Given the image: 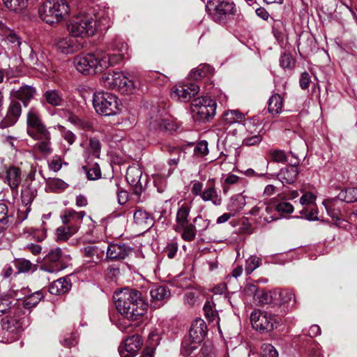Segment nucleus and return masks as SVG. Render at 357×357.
I'll use <instances>...</instances> for the list:
<instances>
[{
    "label": "nucleus",
    "mask_w": 357,
    "mask_h": 357,
    "mask_svg": "<svg viewBox=\"0 0 357 357\" xmlns=\"http://www.w3.org/2000/svg\"><path fill=\"white\" fill-rule=\"evenodd\" d=\"M123 50H127V45L123 43L119 54H107L102 50L80 54L73 58V63L75 69L85 75H95L103 72L110 66L119 63L124 59Z\"/></svg>",
    "instance_id": "f257e3e1"
},
{
    "label": "nucleus",
    "mask_w": 357,
    "mask_h": 357,
    "mask_svg": "<svg viewBox=\"0 0 357 357\" xmlns=\"http://www.w3.org/2000/svg\"><path fill=\"white\" fill-rule=\"evenodd\" d=\"M110 26V18L102 10L96 15L93 13L81 12L73 16L67 24L70 34L82 40L92 36L97 29L105 30Z\"/></svg>",
    "instance_id": "f03ea898"
},
{
    "label": "nucleus",
    "mask_w": 357,
    "mask_h": 357,
    "mask_svg": "<svg viewBox=\"0 0 357 357\" xmlns=\"http://www.w3.org/2000/svg\"><path fill=\"white\" fill-rule=\"evenodd\" d=\"M113 298L117 310L129 321H136L146 312L147 304L136 289H123L115 292Z\"/></svg>",
    "instance_id": "7ed1b4c3"
},
{
    "label": "nucleus",
    "mask_w": 357,
    "mask_h": 357,
    "mask_svg": "<svg viewBox=\"0 0 357 357\" xmlns=\"http://www.w3.org/2000/svg\"><path fill=\"white\" fill-rule=\"evenodd\" d=\"M26 132L29 136L38 141L35 149L43 154L50 155L52 153L51 134L43 123L39 111L31 107L26 115Z\"/></svg>",
    "instance_id": "20e7f679"
},
{
    "label": "nucleus",
    "mask_w": 357,
    "mask_h": 357,
    "mask_svg": "<svg viewBox=\"0 0 357 357\" xmlns=\"http://www.w3.org/2000/svg\"><path fill=\"white\" fill-rule=\"evenodd\" d=\"M70 13L66 0H46L38 8L40 18L47 24H57L65 20Z\"/></svg>",
    "instance_id": "39448f33"
},
{
    "label": "nucleus",
    "mask_w": 357,
    "mask_h": 357,
    "mask_svg": "<svg viewBox=\"0 0 357 357\" xmlns=\"http://www.w3.org/2000/svg\"><path fill=\"white\" fill-rule=\"evenodd\" d=\"M93 105L98 114L105 116H116L121 112L119 98L115 95L107 92L94 93Z\"/></svg>",
    "instance_id": "423d86ee"
},
{
    "label": "nucleus",
    "mask_w": 357,
    "mask_h": 357,
    "mask_svg": "<svg viewBox=\"0 0 357 357\" xmlns=\"http://www.w3.org/2000/svg\"><path fill=\"white\" fill-rule=\"evenodd\" d=\"M190 211L191 206L188 204L179 206L174 225V229L181 233V238L185 241H192L196 237L195 225L190 222Z\"/></svg>",
    "instance_id": "0eeeda50"
},
{
    "label": "nucleus",
    "mask_w": 357,
    "mask_h": 357,
    "mask_svg": "<svg viewBox=\"0 0 357 357\" xmlns=\"http://www.w3.org/2000/svg\"><path fill=\"white\" fill-rule=\"evenodd\" d=\"M101 83L105 87L117 90L121 93H132L135 90L133 81L122 72L103 74L101 77Z\"/></svg>",
    "instance_id": "6e6552de"
},
{
    "label": "nucleus",
    "mask_w": 357,
    "mask_h": 357,
    "mask_svg": "<svg viewBox=\"0 0 357 357\" xmlns=\"http://www.w3.org/2000/svg\"><path fill=\"white\" fill-rule=\"evenodd\" d=\"M191 115L194 121L205 122L215 116L216 102L210 97H199L191 103Z\"/></svg>",
    "instance_id": "1a4fd4ad"
},
{
    "label": "nucleus",
    "mask_w": 357,
    "mask_h": 357,
    "mask_svg": "<svg viewBox=\"0 0 357 357\" xmlns=\"http://www.w3.org/2000/svg\"><path fill=\"white\" fill-rule=\"evenodd\" d=\"M206 8L213 20L218 22L225 21L236 11L234 3L225 0H209Z\"/></svg>",
    "instance_id": "9d476101"
},
{
    "label": "nucleus",
    "mask_w": 357,
    "mask_h": 357,
    "mask_svg": "<svg viewBox=\"0 0 357 357\" xmlns=\"http://www.w3.org/2000/svg\"><path fill=\"white\" fill-rule=\"evenodd\" d=\"M250 322L252 328L261 333L273 331L278 323L275 315L259 310L252 312Z\"/></svg>",
    "instance_id": "9b49d317"
},
{
    "label": "nucleus",
    "mask_w": 357,
    "mask_h": 357,
    "mask_svg": "<svg viewBox=\"0 0 357 357\" xmlns=\"http://www.w3.org/2000/svg\"><path fill=\"white\" fill-rule=\"evenodd\" d=\"M322 204L324 206L328 215L332 218L334 225L342 228L347 227L344 215V204L339 199L338 196L324 199Z\"/></svg>",
    "instance_id": "f8f14e48"
},
{
    "label": "nucleus",
    "mask_w": 357,
    "mask_h": 357,
    "mask_svg": "<svg viewBox=\"0 0 357 357\" xmlns=\"http://www.w3.org/2000/svg\"><path fill=\"white\" fill-rule=\"evenodd\" d=\"M65 268L63 262L62 251L60 248L52 249L45 257L40 269L48 273H57Z\"/></svg>",
    "instance_id": "ddd939ff"
},
{
    "label": "nucleus",
    "mask_w": 357,
    "mask_h": 357,
    "mask_svg": "<svg viewBox=\"0 0 357 357\" xmlns=\"http://www.w3.org/2000/svg\"><path fill=\"white\" fill-rule=\"evenodd\" d=\"M199 91V86L195 83L177 84L172 89L171 97L176 100L187 102L197 94Z\"/></svg>",
    "instance_id": "4468645a"
},
{
    "label": "nucleus",
    "mask_w": 357,
    "mask_h": 357,
    "mask_svg": "<svg viewBox=\"0 0 357 357\" xmlns=\"http://www.w3.org/2000/svg\"><path fill=\"white\" fill-rule=\"evenodd\" d=\"M56 46L62 54H70L79 51L83 47L84 43L82 40L70 35L59 39Z\"/></svg>",
    "instance_id": "2eb2a0df"
},
{
    "label": "nucleus",
    "mask_w": 357,
    "mask_h": 357,
    "mask_svg": "<svg viewBox=\"0 0 357 357\" xmlns=\"http://www.w3.org/2000/svg\"><path fill=\"white\" fill-rule=\"evenodd\" d=\"M85 216L86 213L83 211H76L72 208H67L61 215V220L64 225L70 226L73 231L77 232Z\"/></svg>",
    "instance_id": "dca6fc26"
},
{
    "label": "nucleus",
    "mask_w": 357,
    "mask_h": 357,
    "mask_svg": "<svg viewBox=\"0 0 357 357\" xmlns=\"http://www.w3.org/2000/svg\"><path fill=\"white\" fill-rule=\"evenodd\" d=\"M0 35L3 37L4 42L10 47L15 54L21 52V40L13 30L8 28L5 24L0 22Z\"/></svg>",
    "instance_id": "f3484780"
},
{
    "label": "nucleus",
    "mask_w": 357,
    "mask_h": 357,
    "mask_svg": "<svg viewBox=\"0 0 357 357\" xmlns=\"http://www.w3.org/2000/svg\"><path fill=\"white\" fill-rule=\"evenodd\" d=\"M141 346V337L139 335H132L127 338L124 344L119 347V354L121 357H135Z\"/></svg>",
    "instance_id": "a211bd4d"
},
{
    "label": "nucleus",
    "mask_w": 357,
    "mask_h": 357,
    "mask_svg": "<svg viewBox=\"0 0 357 357\" xmlns=\"http://www.w3.org/2000/svg\"><path fill=\"white\" fill-rule=\"evenodd\" d=\"M131 252V248L125 244L109 243L107 248L106 257L110 261L121 260Z\"/></svg>",
    "instance_id": "6ab92c4d"
},
{
    "label": "nucleus",
    "mask_w": 357,
    "mask_h": 357,
    "mask_svg": "<svg viewBox=\"0 0 357 357\" xmlns=\"http://www.w3.org/2000/svg\"><path fill=\"white\" fill-rule=\"evenodd\" d=\"M245 291L255 292L254 298L259 305H272L273 307L275 306L276 298L275 296V292L257 291L256 286L254 284L248 285L245 288Z\"/></svg>",
    "instance_id": "aec40b11"
},
{
    "label": "nucleus",
    "mask_w": 357,
    "mask_h": 357,
    "mask_svg": "<svg viewBox=\"0 0 357 357\" xmlns=\"http://www.w3.org/2000/svg\"><path fill=\"white\" fill-rule=\"evenodd\" d=\"M21 113L20 103L13 100L8 107L6 117L0 123V127L5 128L13 126L17 121Z\"/></svg>",
    "instance_id": "412c9836"
},
{
    "label": "nucleus",
    "mask_w": 357,
    "mask_h": 357,
    "mask_svg": "<svg viewBox=\"0 0 357 357\" xmlns=\"http://www.w3.org/2000/svg\"><path fill=\"white\" fill-rule=\"evenodd\" d=\"M207 326L205 321L197 318L193 321L189 331V338L195 342H201L206 335Z\"/></svg>",
    "instance_id": "4be33fe9"
},
{
    "label": "nucleus",
    "mask_w": 357,
    "mask_h": 357,
    "mask_svg": "<svg viewBox=\"0 0 357 357\" xmlns=\"http://www.w3.org/2000/svg\"><path fill=\"white\" fill-rule=\"evenodd\" d=\"M142 171L138 166H130L126 172V180L135 188V193H139L143 188L142 183Z\"/></svg>",
    "instance_id": "5701e85b"
},
{
    "label": "nucleus",
    "mask_w": 357,
    "mask_h": 357,
    "mask_svg": "<svg viewBox=\"0 0 357 357\" xmlns=\"http://www.w3.org/2000/svg\"><path fill=\"white\" fill-rule=\"evenodd\" d=\"M150 295L151 303L155 307H159L169 297L170 291L166 287L155 285L151 289Z\"/></svg>",
    "instance_id": "b1692460"
},
{
    "label": "nucleus",
    "mask_w": 357,
    "mask_h": 357,
    "mask_svg": "<svg viewBox=\"0 0 357 357\" xmlns=\"http://www.w3.org/2000/svg\"><path fill=\"white\" fill-rule=\"evenodd\" d=\"M36 94V89L31 86L23 85L19 89H13L10 92V96L13 98L21 100L25 107Z\"/></svg>",
    "instance_id": "393cba45"
},
{
    "label": "nucleus",
    "mask_w": 357,
    "mask_h": 357,
    "mask_svg": "<svg viewBox=\"0 0 357 357\" xmlns=\"http://www.w3.org/2000/svg\"><path fill=\"white\" fill-rule=\"evenodd\" d=\"M4 181L12 190L17 189L22 181L21 169L15 166L8 168L5 172Z\"/></svg>",
    "instance_id": "a878e982"
},
{
    "label": "nucleus",
    "mask_w": 357,
    "mask_h": 357,
    "mask_svg": "<svg viewBox=\"0 0 357 357\" xmlns=\"http://www.w3.org/2000/svg\"><path fill=\"white\" fill-rule=\"evenodd\" d=\"M201 198L204 202H211L215 206H220L222 204V197L215 187L213 179L208 181V185L204 190Z\"/></svg>",
    "instance_id": "bb28decb"
},
{
    "label": "nucleus",
    "mask_w": 357,
    "mask_h": 357,
    "mask_svg": "<svg viewBox=\"0 0 357 357\" xmlns=\"http://www.w3.org/2000/svg\"><path fill=\"white\" fill-rule=\"evenodd\" d=\"M86 261L89 263L97 264L104 257V250L96 245H89L83 249Z\"/></svg>",
    "instance_id": "cd10ccee"
},
{
    "label": "nucleus",
    "mask_w": 357,
    "mask_h": 357,
    "mask_svg": "<svg viewBox=\"0 0 357 357\" xmlns=\"http://www.w3.org/2000/svg\"><path fill=\"white\" fill-rule=\"evenodd\" d=\"M135 222L144 229H150L154 225L153 216L142 209L137 210L133 215Z\"/></svg>",
    "instance_id": "c85d7f7f"
},
{
    "label": "nucleus",
    "mask_w": 357,
    "mask_h": 357,
    "mask_svg": "<svg viewBox=\"0 0 357 357\" xmlns=\"http://www.w3.org/2000/svg\"><path fill=\"white\" fill-rule=\"evenodd\" d=\"M298 169L296 165L282 168L278 174V179L283 183H294L298 174Z\"/></svg>",
    "instance_id": "c756f323"
},
{
    "label": "nucleus",
    "mask_w": 357,
    "mask_h": 357,
    "mask_svg": "<svg viewBox=\"0 0 357 357\" xmlns=\"http://www.w3.org/2000/svg\"><path fill=\"white\" fill-rule=\"evenodd\" d=\"M273 211V207L266 205L264 203L260 202L257 206H254L250 213L252 215H259L264 222H271L272 221L278 219L274 216H268L265 215V212L270 213Z\"/></svg>",
    "instance_id": "7c9ffc66"
},
{
    "label": "nucleus",
    "mask_w": 357,
    "mask_h": 357,
    "mask_svg": "<svg viewBox=\"0 0 357 357\" xmlns=\"http://www.w3.org/2000/svg\"><path fill=\"white\" fill-rule=\"evenodd\" d=\"M71 283L66 278H61L54 281L49 287V291L52 294H62L70 290Z\"/></svg>",
    "instance_id": "2f4dec72"
},
{
    "label": "nucleus",
    "mask_w": 357,
    "mask_h": 357,
    "mask_svg": "<svg viewBox=\"0 0 357 357\" xmlns=\"http://www.w3.org/2000/svg\"><path fill=\"white\" fill-rule=\"evenodd\" d=\"M107 190L109 192L117 195L118 203L123 205L128 200V193L126 190H121L119 181L117 179L110 180L107 185Z\"/></svg>",
    "instance_id": "473e14b6"
},
{
    "label": "nucleus",
    "mask_w": 357,
    "mask_h": 357,
    "mask_svg": "<svg viewBox=\"0 0 357 357\" xmlns=\"http://www.w3.org/2000/svg\"><path fill=\"white\" fill-rule=\"evenodd\" d=\"M245 206V197L241 194H238L231 197L227 208L234 215L241 211Z\"/></svg>",
    "instance_id": "72a5a7b5"
},
{
    "label": "nucleus",
    "mask_w": 357,
    "mask_h": 357,
    "mask_svg": "<svg viewBox=\"0 0 357 357\" xmlns=\"http://www.w3.org/2000/svg\"><path fill=\"white\" fill-rule=\"evenodd\" d=\"M1 327L6 332L15 333L22 328V324L20 319L6 317L1 320Z\"/></svg>",
    "instance_id": "f704fd0d"
},
{
    "label": "nucleus",
    "mask_w": 357,
    "mask_h": 357,
    "mask_svg": "<svg viewBox=\"0 0 357 357\" xmlns=\"http://www.w3.org/2000/svg\"><path fill=\"white\" fill-rule=\"evenodd\" d=\"M283 107V99L278 93L273 94L268 100V112L273 115L280 114Z\"/></svg>",
    "instance_id": "c9c22d12"
},
{
    "label": "nucleus",
    "mask_w": 357,
    "mask_h": 357,
    "mask_svg": "<svg viewBox=\"0 0 357 357\" xmlns=\"http://www.w3.org/2000/svg\"><path fill=\"white\" fill-rule=\"evenodd\" d=\"M214 72L213 67L208 64H201L197 68L191 71L190 77L193 79H199L202 77L212 75Z\"/></svg>",
    "instance_id": "e433bc0d"
},
{
    "label": "nucleus",
    "mask_w": 357,
    "mask_h": 357,
    "mask_svg": "<svg viewBox=\"0 0 357 357\" xmlns=\"http://www.w3.org/2000/svg\"><path fill=\"white\" fill-rule=\"evenodd\" d=\"M244 119V114L238 109L227 110L222 116V121L225 124H233L240 122Z\"/></svg>",
    "instance_id": "4c0bfd02"
},
{
    "label": "nucleus",
    "mask_w": 357,
    "mask_h": 357,
    "mask_svg": "<svg viewBox=\"0 0 357 357\" xmlns=\"http://www.w3.org/2000/svg\"><path fill=\"white\" fill-rule=\"evenodd\" d=\"M46 102L54 107L63 105V98L59 92L56 90H49L44 93Z\"/></svg>",
    "instance_id": "58836bf2"
},
{
    "label": "nucleus",
    "mask_w": 357,
    "mask_h": 357,
    "mask_svg": "<svg viewBox=\"0 0 357 357\" xmlns=\"http://www.w3.org/2000/svg\"><path fill=\"white\" fill-rule=\"evenodd\" d=\"M36 195L37 190L36 188L32 187L31 185H28L26 187L23 188L21 192L22 204L25 206L30 205Z\"/></svg>",
    "instance_id": "ea45409f"
},
{
    "label": "nucleus",
    "mask_w": 357,
    "mask_h": 357,
    "mask_svg": "<svg viewBox=\"0 0 357 357\" xmlns=\"http://www.w3.org/2000/svg\"><path fill=\"white\" fill-rule=\"evenodd\" d=\"M6 7L15 13L24 11L28 5V0H3Z\"/></svg>",
    "instance_id": "a19ab883"
},
{
    "label": "nucleus",
    "mask_w": 357,
    "mask_h": 357,
    "mask_svg": "<svg viewBox=\"0 0 357 357\" xmlns=\"http://www.w3.org/2000/svg\"><path fill=\"white\" fill-rule=\"evenodd\" d=\"M275 296L276 298L275 306L284 305L294 300V293L289 290H282L280 292L275 291Z\"/></svg>",
    "instance_id": "79ce46f5"
},
{
    "label": "nucleus",
    "mask_w": 357,
    "mask_h": 357,
    "mask_svg": "<svg viewBox=\"0 0 357 357\" xmlns=\"http://www.w3.org/2000/svg\"><path fill=\"white\" fill-rule=\"evenodd\" d=\"M86 174L88 179L91 181L98 180L101 177V170L97 162L93 165H86L82 167Z\"/></svg>",
    "instance_id": "37998d69"
},
{
    "label": "nucleus",
    "mask_w": 357,
    "mask_h": 357,
    "mask_svg": "<svg viewBox=\"0 0 357 357\" xmlns=\"http://www.w3.org/2000/svg\"><path fill=\"white\" fill-rule=\"evenodd\" d=\"M66 118L70 123L78 128L86 130H88L91 128V125L86 120L76 116L70 111L66 112Z\"/></svg>",
    "instance_id": "c03bdc74"
},
{
    "label": "nucleus",
    "mask_w": 357,
    "mask_h": 357,
    "mask_svg": "<svg viewBox=\"0 0 357 357\" xmlns=\"http://www.w3.org/2000/svg\"><path fill=\"white\" fill-rule=\"evenodd\" d=\"M101 149L100 142L96 137H91L86 152L95 158H99Z\"/></svg>",
    "instance_id": "a18cd8bd"
},
{
    "label": "nucleus",
    "mask_w": 357,
    "mask_h": 357,
    "mask_svg": "<svg viewBox=\"0 0 357 357\" xmlns=\"http://www.w3.org/2000/svg\"><path fill=\"white\" fill-rule=\"evenodd\" d=\"M205 317L208 321H215L217 324H219L220 318L218 316V312L213 309V305L210 301H206L203 307Z\"/></svg>",
    "instance_id": "49530a36"
},
{
    "label": "nucleus",
    "mask_w": 357,
    "mask_h": 357,
    "mask_svg": "<svg viewBox=\"0 0 357 357\" xmlns=\"http://www.w3.org/2000/svg\"><path fill=\"white\" fill-rule=\"evenodd\" d=\"M199 343L193 342L190 338L184 340L181 344V352L182 355L185 357L190 356L197 349Z\"/></svg>",
    "instance_id": "de8ad7c7"
},
{
    "label": "nucleus",
    "mask_w": 357,
    "mask_h": 357,
    "mask_svg": "<svg viewBox=\"0 0 357 357\" xmlns=\"http://www.w3.org/2000/svg\"><path fill=\"white\" fill-rule=\"evenodd\" d=\"M261 264V259L256 255H251L245 261V271L247 275L251 274Z\"/></svg>",
    "instance_id": "09e8293b"
},
{
    "label": "nucleus",
    "mask_w": 357,
    "mask_h": 357,
    "mask_svg": "<svg viewBox=\"0 0 357 357\" xmlns=\"http://www.w3.org/2000/svg\"><path fill=\"white\" fill-rule=\"evenodd\" d=\"M41 298V292L36 291L35 293L26 296L23 301L22 304L25 308H31L35 307L40 301Z\"/></svg>",
    "instance_id": "8fccbe9b"
},
{
    "label": "nucleus",
    "mask_w": 357,
    "mask_h": 357,
    "mask_svg": "<svg viewBox=\"0 0 357 357\" xmlns=\"http://www.w3.org/2000/svg\"><path fill=\"white\" fill-rule=\"evenodd\" d=\"M47 187L53 192H59L67 188L68 184L59 178L49 179L47 182Z\"/></svg>",
    "instance_id": "3c124183"
},
{
    "label": "nucleus",
    "mask_w": 357,
    "mask_h": 357,
    "mask_svg": "<svg viewBox=\"0 0 357 357\" xmlns=\"http://www.w3.org/2000/svg\"><path fill=\"white\" fill-rule=\"evenodd\" d=\"M14 266L17 270V273H26L32 269L34 265L29 261L25 259H17L14 261Z\"/></svg>",
    "instance_id": "603ef678"
},
{
    "label": "nucleus",
    "mask_w": 357,
    "mask_h": 357,
    "mask_svg": "<svg viewBox=\"0 0 357 357\" xmlns=\"http://www.w3.org/2000/svg\"><path fill=\"white\" fill-rule=\"evenodd\" d=\"M71 227L68 225L59 227L56 229V236L58 241H67L70 236L76 234L77 231H73Z\"/></svg>",
    "instance_id": "864d4df0"
},
{
    "label": "nucleus",
    "mask_w": 357,
    "mask_h": 357,
    "mask_svg": "<svg viewBox=\"0 0 357 357\" xmlns=\"http://www.w3.org/2000/svg\"><path fill=\"white\" fill-rule=\"evenodd\" d=\"M262 141V137L259 134L252 135L247 133L242 139V145L246 146L259 145Z\"/></svg>",
    "instance_id": "5fc2aeb1"
},
{
    "label": "nucleus",
    "mask_w": 357,
    "mask_h": 357,
    "mask_svg": "<svg viewBox=\"0 0 357 357\" xmlns=\"http://www.w3.org/2000/svg\"><path fill=\"white\" fill-rule=\"evenodd\" d=\"M164 116L160 111H153L149 119V126L151 128L157 130L161 128Z\"/></svg>",
    "instance_id": "6e6d98bb"
},
{
    "label": "nucleus",
    "mask_w": 357,
    "mask_h": 357,
    "mask_svg": "<svg viewBox=\"0 0 357 357\" xmlns=\"http://www.w3.org/2000/svg\"><path fill=\"white\" fill-rule=\"evenodd\" d=\"M354 192L355 188H349L342 190L337 196L342 201L343 204L345 202L351 203L354 202Z\"/></svg>",
    "instance_id": "4d7b16f0"
},
{
    "label": "nucleus",
    "mask_w": 357,
    "mask_h": 357,
    "mask_svg": "<svg viewBox=\"0 0 357 357\" xmlns=\"http://www.w3.org/2000/svg\"><path fill=\"white\" fill-rule=\"evenodd\" d=\"M268 155L275 162L284 163L287 161V155L282 150L271 149L268 151Z\"/></svg>",
    "instance_id": "13d9d810"
},
{
    "label": "nucleus",
    "mask_w": 357,
    "mask_h": 357,
    "mask_svg": "<svg viewBox=\"0 0 357 357\" xmlns=\"http://www.w3.org/2000/svg\"><path fill=\"white\" fill-rule=\"evenodd\" d=\"M208 144L206 140L199 141L194 149V154L199 156L203 157L208 154Z\"/></svg>",
    "instance_id": "bf43d9fd"
},
{
    "label": "nucleus",
    "mask_w": 357,
    "mask_h": 357,
    "mask_svg": "<svg viewBox=\"0 0 357 357\" xmlns=\"http://www.w3.org/2000/svg\"><path fill=\"white\" fill-rule=\"evenodd\" d=\"M178 128V124L174 122L169 116H164L162 122L160 130H165L167 131L176 130Z\"/></svg>",
    "instance_id": "052dcab7"
},
{
    "label": "nucleus",
    "mask_w": 357,
    "mask_h": 357,
    "mask_svg": "<svg viewBox=\"0 0 357 357\" xmlns=\"http://www.w3.org/2000/svg\"><path fill=\"white\" fill-rule=\"evenodd\" d=\"M262 357H278V353L274 347L270 344H264L261 348Z\"/></svg>",
    "instance_id": "680f3d73"
},
{
    "label": "nucleus",
    "mask_w": 357,
    "mask_h": 357,
    "mask_svg": "<svg viewBox=\"0 0 357 357\" xmlns=\"http://www.w3.org/2000/svg\"><path fill=\"white\" fill-rule=\"evenodd\" d=\"M24 47H25L26 50L29 51V65L33 66L36 68H40L41 63L39 61L36 53L33 51L32 48L26 43L24 45Z\"/></svg>",
    "instance_id": "e2e57ef3"
},
{
    "label": "nucleus",
    "mask_w": 357,
    "mask_h": 357,
    "mask_svg": "<svg viewBox=\"0 0 357 357\" xmlns=\"http://www.w3.org/2000/svg\"><path fill=\"white\" fill-rule=\"evenodd\" d=\"M194 225H195L196 229L198 228L199 231H205L210 225V221L206 219H204L202 216L198 215L193 220Z\"/></svg>",
    "instance_id": "0e129e2a"
},
{
    "label": "nucleus",
    "mask_w": 357,
    "mask_h": 357,
    "mask_svg": "<svg viewBox=\"0 0 357 357\" xmlns=\"http://www.w3.org/2000/svg\"><path fill=\"white\" fill-rule=\"evenodd\" d=\"M77 334H69L61 341V344L66 347L70 348L77 344Z\"/></svg>",
    "instance_id": "69168bd1"
},
{
    "label": "nucleus",
    "mask_w": 357,
    "mask_h": 357,
    "mask_svg": "<svg viewBox=\"0 0 357 357\" xmlns=\"http://www.w3.org/2000/svg\"><path fill=\"white\" fill-rule=\"evenodd\" d=\"M12 301L9 296H3L0 298V313L4 314L11 309Z\"/></svg>",
    "instance_id": "338daca9"
},
{
    "label": "nucleus",
    "mask_w": 357,
    "mask_h": 357,
    "mask_svg": "<svg viewBox=\"0 0 357 357\" xmlns=\"http://www.w3.org/2000/svg\"><path fill=\"white\" fill-rule=\"evenodd\" d=\"M300 213L303 215L304 218L309 221L319 220L318 211L316 208H312L310 211L307 209H303L301 211Z\"/></svg>",
    "instance_id": "774afa93"
}]
</instances>
